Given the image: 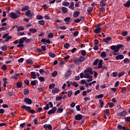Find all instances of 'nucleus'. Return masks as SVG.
<instances>
[{
  "mask_svg": "<svg viewBox=\"0 0 130 130\" xmlns=\"http://www.w3.org/2000/svg\"><path fill=\"white\" fill-rule=\"evenodd\" d=\"M122 47H123V45L121 44H118L117 46L112 45L110 46L111 50H113L112 52L113 54L114 55H117L115 57L116 60H119V59L121 60L124 58V56H123V55L119 54V53H118L119 50L120 49V48H122Z\"/></svg>",
  "mask_w": 130,
  "mask_h": 130,
  "instance_id": "obj_1",
  "label": "nucleus"
},
{
  "mask_svg": "<svg viewBox=\"0 0 130 130\" xmlns=\"http://www.w3.org/2000/svg\"><path fill=\"white\" fill-rule=\"evenodd\" d=\"M9 15L10 18H11L12 19H17V18H20V17H21V13L17 11L16 13L14 12H11L10 13H9Z\"/></svg>",
  "mask_w": 130,
  "mask_h": 130,
  "instance_id": "obj_2",
  "label": "nucleus"
},
{
  "mask_svg": "<svg viewBox=\"0 0 130 130\" xmlns=\"http://www.w3.org/2000/svg\"><path fill=\"white\" fill-rule=\"evenodd\" d=\"M85 59H86L85 57L80 56L78 59H74L73 62H74L75 64H81L83 61H85Z\"/></svg>",
  "mask_w": 130,
  "mask_h": 130,
  "instance_id": "obj_3",
  "label": "nucleus"
},
{
  "mask_svg": "<svg viewBox=\"0 0 130 130\" xmlns=\"http://www.w3.org/2000/svg\"><path fill=\"white\" fill-rule=\"evenodd\" d=\"M89 73L90 75H93V72L92 71V68L88 67L84 71V73L86 74V75H89Z\"/></svg>",
  "mask_w": 130,
  "mask_h": 130,
  "instance_id": "obj_4",
  "label": "nucleus"
},
{
  "mask_svg": "<svg viewBox=\"0 0 130 130\" xmlns=\"http://www.w3.org/2000/svg\"><path fill=\"white\" fill-rule=\"evenodd\" d=\"M23 101L25 102V103H26V104H28V105L32 104V100H31V99L25 98Z\"/></svg>",
  "mask_w": 130,
  "mask_h": 130,
  "instance_id": "obj_5",
  "label": "nucleus"
},
{
  "mask_svg": "<svg viewBox=\"0 0 130 130\" xmlns=\"http://www.w3.org/2000/svg\"><path fill=\"white\" fill-rule=\"evenodd\" d=\"M56 111V107H54L48 112V114H49V115H50V114H54Z\"/></svg>",
  "mask_w": 130,
  "mask_h": 130,
  "instance_id": "obj_6",
  "label": "nucleus"
},
{
  "mask_svg": "<svg viewBox=\"0 0 130 130\" xmlns=\"http://www.w3.org/2000/svg\"><path fill=\"white\" fill-rule=\"evenodd\" d=\"M41 41L43 43L44 45H46V43H48V44H50V40L48 39L47 40L45 39H42Z\"/></svg>",
  "mask_w": 130,
  "mask_h": 130,
  "instance_id": "obj_7",
  "label": "nucleus"
},
{
  "mask_svg": "<svg viewBox=\"0 0 130 130\" xmlns=\"http://www.w3.org/2000/svg\"><path fill=\"white\" fill-rule=\"evenodd\" d=\"M75 120H81V119H82V118H83V115L81 114H78L76 115H75V117H74Z\"/></svg>",
  "mask_w": 130,
  "mask_h": 130,
  "instance_id": "obj_8",
  "label": "nucleus"
},
{
  "mask_svg": "<svg viewBox=\"0 0 130 130\" xmlns=\"http://www.w3.org/2000/svg\"><path fill=\"white\" fill-rule=\"evenodd\" d=\"M127 114V112L126 111H123L117 114V116H125V115Z\"/></svg>",
  "mask_w": 130,
  "mask_h": 130,
  "instance_id": "obj_9",
  "label": "nucleus"
},
{
  "mask_svg": "<svg viewBox=\"0 0 130 130\" xmlns=\"http://www.w3.org/2000/svg\"><path fill=\"white\" fill-rule=\"evenodd\" d=\"M21 108H23V109H25V110L26 111H28V112H29V111H30V110H31V107L26 106L25 105L21 106Z\"/></svg>",
  "mask_w": 130,
  "mask_h": 130,
  "instance_id": "obj_10",
  "label": "nucleus"
},
{
  "mask_svg": "<svg viewBox=\"0 0 130 130\" xmlns=\"http://www.w3.org/2000/svg\"><path fill=\"white\" fill-rule=\"evenodd\" d=\"M117 129L119 130H130L129 128H126L125 126H122L121 125H118L117 126Z\"/></svg>",
  "mask_w": 130,
  "mask_h": 130,
  "instance_id": "obj_11",
  "label": "nucleus"
},
{
  "mask_svg": "<svg viewBox=\"0 0 130 130\" xmlns=\"http://www.w3.org/2000/svg\"><path fill=\"white\" fill-rule=\"evenodd\" d=\"M63 21L66 22V23L67 25L70 24L71 23V22H72V21L71 20V17H66L63 19Z\"/></svg>",
  "mask_w": 130,
  "mask_h": 130,
  "instance_id": "obj_12",
  "label": "nucleus"
},
{
  "mask_svg": "<svg viewBox=\"0 0 130 130\" xmlns=\"http://www.w3.org/2000/svg\"><path fill=\"white\" fill-rule=\"evenodd\" d=\"M44 128H48L49 130H52V126L50 124H45L43 125Z\"/></svg>",
  "mask_w": 130,
  "mask_h": 130,
  "instance_id": "obj_13",
  "label": "nucleus"
},
{
  "mask_svg": "<svg viewBox=\"0 0 130 130\" xmlns=\"http://www.w3.org/2000/svg\"><path fill=\"white\" fill-rule=\"evenodd\" d=\"M26 39H27V37H23L22 38H21L20 39H19V40L18 41V43L19 44H23L25 40H26Z\"/></svg>",
  "mask_w": 130,
  "mask_h": 130,
  "instance_id": "obj_14",
  "label": "nucleus"
},
{
  "mask_svg": "<svg viewBox=\"0 0 130 130\" xmlns=\"http://www.w3.org/2000/svg\"><path fill=\"white\" fill-rule=\"evenodd\" d=\"M81 19L77 18V19L74 20L75 23H80L81 21H82V22H84V20H85V17H81Z\"/></svg>",
  "mask_w": 130,
  "mask_h": 130,
  "instance_id": "obj_15",
  "label": "nucleus"
},
{
  "mask_svg": "<svg viewBox=\"0 0 130 130\" xmlns=\"http://www.w3.org/2000/svg\"><path fill=\"white\" fill-rule=\"evenodd\" d=\"M65 77H71L72 76V70L67 71L64 74Z\"/></svg>",
  "mask_w": 130,
  "mask_h": 130,
  "instance_id": "obj_16",
  "label": "nucleus"
},
{
  "mask_svg": "<svg viewBox=\"0 0 130 130\" xmlns=\"http://www.w3.org/2000/svg\"><path fill=\"white\" fill-rule=\"evenodd\" d=\"M100 7L102 8H104V7L106 6V1H104V0H102L100 2Z\"/></svg>",
  "mask_w": 130,
  "mask_h": 130,
  "instance_id": "obj_17",
  "label": "nucleus"
},
{
  "mask_svg": "<svg viewBox=\"0 0 130 130\" xmlns=\"http://www.w3.org/2000/svg\"><path fill=\"white\" fill-rule=\"evenodd\" d=\"M22 85H23V82L21 81L18 82L16 83V88H17V89H19V88H22Z\"/></svg>",
  "mask_w": 130,
  "mask_h": 130,
  "instance_id": "obj_18",
  "label": "nucleus"
},
{
  "mask_svg": "<svg viewBox=\"0 0 130 130\" xmlns=\"http://www.w3.org/2000/svg\"><path fill=\"white\" fill-rule=\"evenodd\" d=\"M81 12L80 11H75L74 12L73 17L74 18H78L79 15H80Z\"/></svg>",
  "mask_w": 130,
  "mask_h": 130,
  "instance_id": "obj_19",
  "label": "nucleus"
},
{
  "mask_svg": "<svg viewBox=\"0 0 130 130\" xmlns=\"http://www.w3.org/2000/svg\"><path fill=\"white\" fill-rule=\"evenodd\" d=\"M61 10H62V12L64 14H67L68 13V8H67V7H62V8H61Z\"/></svg>",
  "mask_w": 130,
  "mask_h": 130,
  "instance_id": "obj_20",
  "label": "nucleus"
},
{
  "mask_svg": "<svg viewBox=\"0 0 130 130\" xmlns=\"http://www.w3.org/2000/svg\"><path fill=\"white\" fill-rule=\"evenodd\" d=\"M74 6L75 4H74V2H71L70 3V5L69 6V8L70 9V10L73 11V10L75 9V8H74Z\"/></svg>",
  "mask_w": 130,
  "mask_h": 130,
  "instance_id": "obj_21",
  "label": "nucleus"
},
{
  "mask_svg": "<svg viewBox=\"0 0 130 130\" xmlns=\"http://www.w3.org/2000/svg\"><path fill=\"white\" fill-rule=\"evenodd\" d=\"M25 30V28H24V26H17V31L19 32L20 31H24Z\"/></svg>",
  "mask_w": 130,
  "mask_h": 130,
  "instance_id": "obj_22",
  "label": "nucleus"
},
{
  "mask_svg": "<svg viewBox=\"0 0 130 130\" xmlns=\"http://www.w3.org/2000/svg\"><path fill=\"white\" fill-rule=\"evenodd\" d=\"M112 38L110 37H108V38L104 39V42H106V43H108V41H110L111 40Z\"/></svg>",
  "mask_w": 130,
  "mask_h": 130,
  "instance_id": "obj_23",
  "label": "nucleus"
},
{
  "mask_svg": "<svg viewBox=\"0 0 130 130\" xmlns=\"http://www.w3.org/2000/svg\"><path fill=\"white\" fill-rule=\"evenodd\" d=\"M58 91H59V89L57 88V87H55L52 90V94H54L55 93H58Z\"/></svg>",
  "mask_w": 130,
  "mask_h": 130,
  "instance_id": "obj_24",
  "label": "nucleus"
},
{
  "mask_svg": "<svg viewBox=\"0 0 130 130\" xmlns=\"http://www.w3.org/2000/svg\"><path fill=\"white\" fill-rule=\"evenodd\" d=\"M36 84H38V81L37 80H34L30 82V85H32V86H35Z\"/></svg>",
  "mask_w": 130,
  "mask_h": 130,
  "instance_id": "obj_25",
  "label": "nucleus"
},
{
  "mask_svg": "<svg viewBox=\"0 0 130 130\" xmlns=\"http://www.w3.org/2000/svg\"><path fill=\"white\" fill-rule=\"evenodd\" d=\"M125 8H129L130 7V0H128L125 4H124Z\"/></svg>",
  "mask_w": 130,
  "mask_h": 130,
  "instance_id": "obj_26",
  "label": "nucleus"
},
{
  "mask_svg": "<svg viewBox=\"0 0 130 130\" xmlns=\"http://www.w3.org/2000/svg\"><path fill=\"white\" fill-rule=\"evenodd\" d=\"M48 54H49V56L52 58H54V57H55L56 56L55 54L51 52H49L48 53Z\"/></svg>",
  "mask_w": 130,
  "mask_h": 130,
  "instance_id": "obj_27",
  "label": "nucleus"
},
{
  "mask_svg": "<svg viewBox=\"0 0 130 130\" xmlns=\"http://www.w3.org/2000/svg\"><path fill=\"white\" fill-rule=\"evenodd\" d=\"M32 79H36V73L35 72H30Z\"/></svg>",
  "mask_w": 130,
  "mask_h": 130,
  "instance_id": "obj_28",
  "label": "nucleus"
},
{
  "mask_svg": "<svg viewBox=\"0 0 130 130\" xmlns=\"http://www.w3.org/2000/svg\"><path fill=\"white\" fill-rule=\"evenodd\" d=\"M26 63H27V64H30L31 66V64H33V61L32 60V59H28L26 61Z\"/></svg>",
  "mask_w": 130,
  "mask_h": 130,
  "instance_id": "obj_29",
  "label": "nucleus"
},
{
  "mask_svg": "<svg viewBox=\"0 0 130 130\" xmlns=\"http://www.w3.org/2000/svg\"><path fill=\"white\" fill-rule=\"evenodd\" d=\"M20 76V74H16L14 76H12L11 77L12 79H13L14 80H17L18 79V77Z\"/></svg>",
  "mask_w": 130,
  "mask_h": 130,
  "instance_id": "obj_30",
  "label": "nucleus"
},
{
  "mask_svg": "<svg viewBox=\"0 0 130 130\" xmlns=\"http://www.w3.org/2000/svg\"><path fill=\"white\" fill-rule=\"evenodd\" d=\"M38 80H39L40 83H42L45 81V79L42 76H41L40 77H38Z\"/></svg>",
  "mask_w": 130,
  "mask_h": 130,
  "instance_id": "obj_31",
  "label": "nucleus"
},
{
  "mask_svg": "<svg viewBox=\"0 0 130 130\" xmlns=\"http://www.w3.org/2000/svg\"><path fill=\"white\" fill-rule=\"evenodd\" d=\"M38 24L41 25L42 26H43L45 25V21L43 20H40L38 21Z\"/></svg>",
  "mask_w": 130,
  "mask_h": 130,
  "instance_id": "obj_32",
  "label": "nucleus"
},
{
  "mask_svg": "<svg viewBox=\"0 0 130 130\" xmlns=\"http://www.w3.org/2000/svg\"><path fill=\"white\" fill-rule=\"evenodd\" d=\"M28 10H29V6H26L21 9L22 12H24V11H28Z\"/></svg>",
  "mask_w": 130,
  "mask_h": 130,
  "instance_id": "obj_33",
  "label": "nucleus"
},
{
  "mask_svg": "<svg viewBox=\"0 0 130 130\" xmlns=\"http://www.w3.org/2000/svg\"><path fill=\"white\" fill-rule=\"evenodd\" d=\"M124 63H130V59H128L127 58H125L123 60Z\"/></svg>",
  "mask_w": 130,
  "mask_h": 130,
  "instance_id": "obj_34",
  "label": "nucleus"
},
{
  "mask_svg": "<svg viewBox=\"0 0 130 130\" xmlns=\"http://www.w3.org/2000/svg\"><path fill=\"white\" fill-rule=\"evenodd\" d=\"M94 33H96V34H98L99 33H100L101 32V28H96L94 31Z\"/></svg>",
  "mask_w": 130,
  "mask_h": 130,
  "instance_id": "obj_35",
  "label": "nucleus"
},
{
  "mask_svg": "<svg viewBox=\"0 0 130 130\" xmlns=\"http://www.w3.org/2000/svg\"><path fill=\"white\" fill-rule=\"evenodd\" d=\"M101 57H103V58L106 57V52L103 51L101 53V54L100 55Z\"/></svg>",
  "mask_w": 130,
  "mask_h": 130,
  "instance_id": "obj_36",
  "label": "nucleus"
},
{
  "mask_svg": "<svg viewBox=\"0 0 130 130\" xmlns=\"http://www.w3.org/2000/svg\"><path fill=\"white\" fill-rule=\"evenodd\" d=\"M29 31H30L31 32V33L34 34V33H36V32H37V29L36 28H30L29 29Z\"/></svg>",
  "mask_w": 130,
  "mask_h": 130,
  "instance_id": "obj_37",
  "label": "nucleus"
},
{
  "mask_svg": "<svg viewBox=\"0 0 130 130\" xmlns=\"http://www.w3.org/2000/svg\"><path fill=\"white\" fill-rule=\"evenodd\" d=\"M81 53L83 56H86V55L87 54V52H86V50H82L81 51Z\"/></svg>",
  "mask_w": 130,
  "mask_h": 130,
  "instance_id": "obj_38",
  "label": "nucleus"
},
{
  "mask_svg": "<svg viewBox=\"0 0 130 130\" xmlns=\"http://www.w3.org/2000/svg\"><path fill=\"white\" fill-rule=\"evenodd\" d=\"M1 49L3 51H6L8 49V47H7V45H4V46L1 47Z\"/></svg>",
  "mask_w": 130,
  "mask_h": 130,
  "instance_id": "obj_39",
  "label": "nucleus"
},
{
  "mask_svg": "<svg viewBox=\"0 0 130 130\" xmlns=\"http://www.w3.org/2000/svg\"><path fill=\"white\" fill-rule=\"evenodd\" d=\"M84 78H86V79H92V78H93V76L87 75L86 74V73H85Z\"/></svg>",
  "mask_w": 130,
  "mask_h": 130,
  "instance_id": "obj_40",
  "label": "nucleus"
},
{
  "mask_svg": "<svg viewBox=\"0 0 130 130\" xmlns=\"http://www.w3.org/2000/svg\"><path fill=\"white\" fill-rule=\"evenodd\" d=\"M23 91H24L23 94L24 95H28V94H29V89L27 88H25Z\"/></svg>",
  "mask_w": 130,
  "mask_h": 130,
  "instance_id": "obj_41",
  "label": "nucleus"
},
{
  "mask_svg": "<svg viewBox=\"0 0 130 130\" xmlns=\"http://www.w3.org/2000/svg\"><path fill=\"white\" fill-rule=\"evenodd\" d=\"M62 6H64V7H69L70 6V3L68 2H64L62 3Z\"/></svg>",
  "mask_w": 130,
  "mask_h": 130,
  "instance_id": "obj_42",
  "label": "nucleus"
},
{
  "mask_svg": "<svg viewBox=\"0 0 130 130\" xmlns=\"http://www.w3.org/2000/svg\"><path fill=\"white\" fill-rule=\"evenodd\" d=\"M71 46V45H70L69 43H66L64 44V48H66V49H69V47Z\"/></svg>",
  "mask_w": 130,
  "mask_h": 130,
  "instance_id": "obj_43",
  "label": "nucleus"
},
{
  "mask_svg": "<svg viewBox=\"0 0 130 130\" xmlns=\"http://www.w3.org/2000/svg\"><path fill=\"white\" fill-rule=\"evenodd\" d=\"M124 74H125V72H122L119 73L118 75V78H120V77H122V76H123V75H124Z\"/></svg>",
  "mask_w": 130,
  "mask_h": 130,
  "instance_id": "obj_44",
  "label": "nucleus"
},
{
  "mask_svg": "<svg viewBox=\"0 0 130 130\" xmlns=\"http://www.w3.org/2000/svg\"><path fill=\"white\" fill-rule=\"evenodd\" d=\"M17 47H19V48H21V49L24 48V45L23 44H19L17 45Z\"/></svg>",
  "mask_w": 130,
  "mask_h": 130,
  "instance_id": "obj_45",
  "label": "nucleus"
},
{
  "mask_svg": "<svg viewBox=\"0 0 130 130\" xmlns=\"http://www.w3.org/2000/svg\"><path fill=\"white\" fill-rule=\"evenodd\" d=\"M62 111H63V109H62L61 108H58V110L57 111V113H61V112H62Z\"/></svg>",
  "mask_w": 130,
  "mask_h": 130,
  "instance_id": "obj_46",
  "label": "nucleus"
},
{
  "mask_svg": "<svg viewBox=\"0 0 130 130\" xmlns=\"http://www.w3.org/2000/svg\"><path fill=\"white\" fill-rule=\"evenodd\" d=\"M99 102L100 103V107L101 108H103V105L104 104V103L103 102V101L100 100H99Z\"/></svg>",
  "mask_w": 130,
  "mask_h": 130,
  "instance_id": "obj_47",
  "label": "nucleus"
},
{
  "mask_svg": "<svg viewBox=\"0 0 130 130\" xmlns=\"http://www.w3.org/2000/svg\"><path fill=\"white\" fill-rule=\"evenodd\" d=\"M67 111H68V113H69L70 114L74 113V109H68Z\"/></svg>",
  "mask_w": 130,
  "mask_h": 130,
  "instance_id": "obj_48",
  "label": "nucleus"
},
{
  "mask_svg": "<svg viewBox=\"0 0 130 130\" xmlns=\"http://www.w3.org/2000/svg\"><path fill=\"white\" fill-rule=\"evenodd\" d=\"M56 76H57V72L56 71H55L52 73V76L55 77H56Z\"/></svg>",
  "mask_w": 130,
  "mask_h": 130,
  "instance_id": "obj_49",
  "label": "nucleus"
},
{
  "mask_svg": "<svg viewBox=\"0 0 130 130\" xmlns=\"http://www.w3.org/2000/svg\"><path fill=\"white\" fill-rule=\"evenodd\" d=\"M96 98H99V99H100V98H103L104 97V95L103 94H101L98 95H95Z\"/></svg>",
  "mask_w": 130,
  "mask_h": 130,
  "instance_id": "obj_50",
  "label": "nucleus"
},
{
  "mask_svg": "<svg viewBox=\"0 0 130 130\" xmlns=\"http://www.w3.org/2000/svg\"><path fill=\"white\" fill-rule=\"evenodd\" d=\"M98 61H99V59H96L93 62V66H97Z\"/></svg>",
  "mask_w": 130,
  "mask_h": 130,
  "instance_id": "obj_51",
  "label": "nucleus"
},
{
  "mask_svg": "<svg viewBox=\"0 0 130 130\" xmlns=\"http://www.w3.org/2000/svg\"><path fill=\"white\" fill-rule=\"evenodd\" d=\"M125 122H130V117L128 116L124 118Z\"/></svg>",
  "mask_w": 130,
  "mask_h": 130,
  "instance_id": "obj_52",
  "label": "nucleus"
},
{
  "mask_svg": "<svg viewBox=\"0 0 130 130\" xmlns=\"http://www.w3.org/2000/svg\"><path fill=\"white\" fill-rule=\"evenodd\" d=\"M30 14H31V10H28L26 12H25V16L29 17V16H30Z\"/></svg>",
  "mask_w": 130,
  "mask_h": 130,
  "instance_id": "obj_53",
  "label": "nucleus"
},
{
  "mask_svg": "<svg viewBox=\"0 0 130 130\" xmlns=\"http://www.w3.org/2000/svg\"><path fill=\"white\" fill-rule=\"evenodd\" d=\"M12 36H8L7 37L6 39L5 40V41L6 42H8V41H9V40H10V39H12Z\"/></svg>",
  "mask_w": 130,
  "mask_h": 130,
  "instance_id": "obj_54",
  "label": "nucleus"
},
{
  "mask_svg": "<svg viewBox=\"0 0 130 130\" xmlns=\"http://www.w3.org/2000/svg\"><path fill=\"white\" fill-rule=\"evenodd\" d=\"M105 112L106 115H109V114H110V112L109 111V109L105 110Z\"/></svg>",
  "mask_w": 130,
  "mask_h": 130,
  "instance_id": "obj_55",
  "label": "nucleus"
},
{
  "mask_svg": "<svg viewBox=\"0 0 130 130\" xmlns=\"http://www.w3.org/2000/svg\"><path fill=\"white\" fill-rule=\"evenodd\" d=\"M34 15H35V14H34V12H30V14L28 16L29 17V19H32L33 17H34Z\"/></svg>",
  "mask_w": 130,
  "mask_h": 130,
  "instance_id": "obj_56",
  "label": "nucleus"
},
{
  "mask_svg": "<svg viewBox=\"0 0 130 130\" xmlns=\"http://www.w3.org/2000/svg\"><path fill=\"white\" fill-rule=\"evenodd\" d=\"M108 105H109L110 108H112L114 106V104L113 103H108Z\"/></svg>",
  "mask_w": 130,
  "mask_h": 130,
  "instance_id": "obj_57",
  "label": "nucleus"
},
{
  "mask_svg": "<svg viewBox=\"0 0 130 130\" xmlns=\"http://www.w3.org/2000/svg\"><path fill=\"white\" fill-rule=\"evenodd\" d=\"M73 94V90H70L68 91V97H71Z\"/></svg>",
  "mask_w": 130,
  "mask_h": 130,
  "instance_id": "obj_58",
  "label": "nucleus"
},
{
  "mask_svg": "<svg viewBox=\"0 0 130 130\" xmlns=\"http://www.w3.org/2000/svg\"><path fill=\"white\" fill-rule=\"evenodd\" d=\"M54 86H55V85L53 83L50 84L49 85V89H53L54 88Z\"/></svg>",
  "mask_w": 130,
  "mask_h": 130,
  "instance_id": "obj_59",
  "label": "nucleus"
},
{
  "mask_svg": "<svg viewBox=\"0 0 130 130\" xmlns=\"http://www.w3.org/2000/svg\"><path fill=\"white\" fill-rule=\"evenodd\" d=\"M121 92L123 93H126V88L125 87H122V88H121Z\"/></svg>",
  "mask_w": 130,
  "mask_h": 130,
  "instance_id": "obj_60",
  "label": "nucleus"
},
{
  "mask_svg": "<svg viewBox=\"0 0 130 130\" xmlns=\"http://www.w3.org/2000/svg\"><path fill=\"white\" fill-rule=\"evenodd\" d=\"M127 34H128V32L126 31H125L121 34V35L122 36L124 37V36H127Z\"/></svg>",
  "mask_w": 130,
  "mask_h": 130,
  "instance_id": "obj_61",
  "label": "nucleus"
},
{
  "mask_svg": "<svg viewBox=\"0 0 130 130\" xmlns=\"http://www.w3.org/2000/svg\"><path fill=\"white\" fill-rule=\"evenodd\" d=\"M78 35H79V31L76 30L74 31V32L73 33V36L74 37H76V36H78Z\"/></svg>",
  "mask_w": 130,
  "mask_h": 130,
  "instance_id": "obj_62",
  "label": "nucleus"
},
{
  "mask_svg": "<svg viewBox=\"0 0 130 130\" xmlns=\"http://www.w3.org/2000/svg\"><path fill=\"white\" fill-rule=\"evenodd\" d=\"M2 70H3V71H6V70H7V65H6V64L3 65V66L2 67Z\"/></svg>",
  "mask_w": 130,
  "mask_h": 130,
  "instance_id": "obj_63",
  "label": "nucleus"
},
{
  "mask_svg": "<svg viewBox=\"0 0 130 130\" xmlns=\"http://www.w3.org/2000/svg\"><path fill=\"white\" fill-rule=\"evenodd\" d=\"M48 38H53V33L51 32L48 35Z\"/></svg>",
  "mask_w": 130,
  "mask_h": 130,
  "instance_id": "obj_64",
  "label": "nucleus"
}]
</instances>
